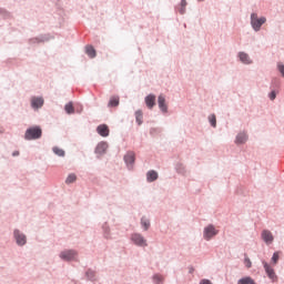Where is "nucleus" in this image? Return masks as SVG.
I'll list each match as a JSON object with an SVG mask.
<instances>
[{
	"label": "nucleus",
	"instance_id": "1",
	"mask_svg": "<svg viewBox=\"0 0 284 284\" xmlns=\"http://www.w3.org/2000/svg\"><path fill=\"white\" fill-rule=\"evenodd\" d=\"M58 257L64 263H79V252L77 248H63L59 252Z\"/></svg>",
	"mask_w": 284,
	"mask_h": 284
},
{
	"label": "nucleus",
	"instance_id": "2",
	"mask_svg": "<svg viewBox=\"0 0 284 284\" xmlns=\"http://www.w3.org/2000/svg\"><path fill=\"white\" fill-rule=\"evenodd\" d=\"M250 23L253 32H261V28L267 23V18L265 16L258 17V13L252 12Z\"/></svg>",
	"mask_w": 284,
	"mask_h": 284
},
{
	"label": "nucleus",
	"instance_id": "3",
	"mask_svg": "<svg viewBox=\"0 0 284 284\" xmlns=\"http://www.w3.org/2000/svg\"><path fill=\"white\" fill-rule=\"evenodd\" d=\"M43 134V131L41 130V126H30L26 130L24 133V140L26 141H37L38 139H41Z\"/></svg>",
	"mask_w": 284,
	"mask_h": 284
},
{
	"label": "nucleus",
	"instance_id": "4",
	"mask_svg": "<svg viewBox=\"0 0 284 284\" xmlns=\"http://www.w3.org/2000/svg\"><path fill=\"white\" fill-rule=\"evenodd\" d=\"M202 236L204 239V241H212L213 239H216V236H219V229H216L214 226V224H209L206 226H204L203 231H202Z\"/></svg>",
	"mask_w": 284,
	"mask_h": 284
},
{
	"label": "nucleus",
	"instance_id": "5",
	"mask_svg": "<svg viewBox=\"0 0 284 284\" xmlns=\"http://www.w3.org/2000/svg\"><path fill=\"white\" fill-rule=\"evenodd\" d=\"M13 241L16 242V245H18V247H24V245H28V235H26L23 231L14 229Z\"/></svg>",
	"mask_w": 284,
	"mask_h": 284
},
{
	"label": "nucleus",
	"instance_id": "6",
	"mask_svg": "<svg viewBox=\"0 0 284 284\" xmlns=\"http://www.w3.org/2000/svg\"><path fill=\"white\" fill-rule=\"evenodd\" d=\"M130 241L132 245H135L136 247H148V239L141 233H131Z\"/></svg>",
	"mask_w": 284,
	"mask_h": 284
},
{
	"label": "nucleus",
	"instance_id": "7",
	"mask_svg": "<svg viewBox=\"0 0 284 284\" xmlns=\"http://www.w3.org/2000/svg\"><path fill=\"white\" fill-rule=\"evenodd\" d=\"M262 265L271 283H276L278 281V275H276V271H274V267L270 265V263H267L266 261H262Z\"/></svg>",
	"mask_w": 284,
	"mask_h": 284
},
{
	"label": "nucleus",
	"instance_id": "8",
	"mask_svg": "<svg viewBox=\"0 0 284 284\" xmlns=\"http://www.w3.org/2000/svg\"><path fill=\"white\" fill-rule=\"evenodd\" d=\"M236 59L242 65H254V59H252V55L245 51H239Z\"/></svg>",
	"mask_w": 284,
	"mask_h": 284
},
{
	"label": "nucleus",
	"instance_id": "9",
	"mask_svg": "<svg viewBox=\"0 0 284 284\" xmlns=\"http://www.w3.org/2000/svg\"><path fill=\"white\" fill-rule=\"evenodd\" d=\"M250 141V134H247V131H240L234 139L235 145H245Z\"/></svg>",
	"mask_w": 284,
	"mask_h": 284
},
{
	"label": "nucleus",
	"instance_id": "10",
	"mask_svg": "<svg viewBox=\"0 0 284 284\" xmlns=\"http://www.w3.org/2000/svg\"><path fill=\"white\" fill-rule=\"evenodd\" d=\"M31 108L32 110H41L43 108V104L45 103V100H43V97H31L30 99Z\"/></svg>",
	"mask_w": 284,
	"mask_h": 284
},
{
	"label": "nucleus",
	"instance_id": "11",
	"mask_svg": "<svg viewBox=\"0 0 284 284\" xmlns=\"http://www.w3.org/2000/svg\"><path fill=\"white\" fill-rule=\"evenodd\" d=\"M261 239L265 243V245H272V243H274V233L265 229L261 233Z\"/></svg>",
	"mask_w": 284,
	"mask_h": 284
},
{
	"label": "nucleus",
	"instance_id": "12",
	"mask_svg": "<svg viewBox=\"0 0 284 284\" xmlns=\"http://www.w3.org/2000/svg\"><path fill=\"white\" fill-rule=\"evenodd\" d=\"M134 161H136V155L134 154V152H126V154L124 155V162L129 170H132V168H134Z\"/></svg>",
	"mask_w": 284,
	"mask_h": 284
},
{
	"label": "nucleus",
	"instance_id": "13",
	"mask_svg": "<svg viewBox=\"0 0 284 284\" xmlns=\"http://www.w3.org/2000/svg\"><path fill=\"white\" fill-rule=\"evenodd\" d=\"M144 103L149 110H153L154 105H156V95L150 93L144 98Z\"/></svg>",
	"mask_w": 284,
	"mask_h": 284
},
{
	"label": "nucleus",
	"instance_id": "14",
	"mask_svg": "<svg viewBox=\"0 0 284 284\" xmlns=\"http://www.w3.org/2000/svg\"><path fill=\"white\" fill-rule=\"evenodd\" d=\"M158 105L162 114H168V103L165 102V95L160 94L158 97Z\"/></svg>",
	"mask_w": 284,
	"mask_h": 284
},
{
	"label": "nucleus",
	"instance_id": "15",
	"mask_svg": "<svg viewBox=\"0 0 284 284\" xmlns=\"http://www.w3.org/2000/svg\"><path fill=\"white\" fill-rule=\"evenodd\" d=\"M108 148L109 145L105 141L98 143V145L95 146V154L102 156V154H105V152H108Z\"/></svg>",
	"mask_w": 284,
	"mask_h": 284
},
{
	"label": "nucleus",
	"instance_id": "16",
	"mask_svg": "<svg viewBox=\"0 0 284 284\" xmlns=\"http://www.w3.org/2000/svg\"><path fill=\"white\" fill-rule=\"evenodd\" d=\"M140 225H141L142 230H143V232H148V230H150V227L152 225V223L150 221V217L143 215L141 217V220H140Z\"/></svg>",
	"mask_w": 284,
	"mask_h": 284
},
{
	"label": "nucleus",
	"instance_id": "17",
	"mask_svg": "<svg viewBox=\"0 0 284 284\" xmlns=\"http://www.w3.org/2000/svg\"><path fill=\"white\" fill-rule=\"evenodd\" d=\"M97 132L98 134H100V136H110V129L108 128L106 124H100L98 128H97Z\"/></svg>",
	"mask_w": 284,
	"mask_h": 284
},
{
	"label": "nucleus",
	"instance_id": "18",
	"mask_svg": "<svg viewBox=\"0 0 284 284\" xmlns=\"http://www.w3.org/2000/svg\"><path fill=\"white\" fill-rule=\"evenodd\" d=\"M159 179V172L154 170H150L146 172V181L148 183H154Z\"/></svg>",
	"mask_w": 284,
	"mask_h": 284
},
{
	"label": "nucleus",
	"instance_id": "19",
	"mask_svg": "<svg viewBox=\"0 0 284 284\" xmlns=\"http://www.w3.org/2000/svg\"><path fill=\"white\" fill-rule=\"evenodd\" d=\"M151 281H152L153 284H163V283H165V276H163L160 273H154L151 276Z\"/></svg>",
	"mask_w": 284,
	"mask_h": 284
},
{
	"label": "nucleus",
	"instance_id": "20",
	"mask_svg": "<svg viewBox=\"0 0 284 284\" xmlns=\"http://www.w3.org/2000/svg\"><path fill=\"white\" fill-rule=\"evenodd\" d=\"M102 234H103L104 239H106V240L112 239V233H111V230H110V224H108V222L102 224Z\"/></svg>",
	"mask_w": 284,
	"mask_h": 284
},
{
	"label": "nucleus",
	"instance_id": "21",
	"mask_svg": "<svg viewBox=\"0 0 284 284\" xmlns=\"http://www.w3.org/2000/svg\"><path fill=\"white\" fill-rule=\"evenodd\" d=\"M84 276L87 281H91L92 283H94V281H97V271L89 268L85 271Z\"/></svg>",
	"mask_w": 284,
	"mask_h": 284
},
{
	"label": "nucleus",
	"instance_id": "22",
	"mask_svg": "<svg viewBox=\"0 0 284 284\" xmlns=\"http://www.w3.org/2000/svg\"><path fill=\"white\" fill-rule=\"evenodd\" d=\"M237 284H256V282L251 276H244L237 281Z\"/></svg>",
	"mask_w": 284,
	"mask_h": 284
},
{
	"label": "nucleus",
	"instance_id": "23",
	"mask_svg": "<svg viewBox=\"0 0 284 284\" xmlns=\"http://www.w3.org/2000/svg\"><path fill=\"white\" fill-rule=\"evenodd\" d=\"M85 52H87L88 57H90V59H94V57H97V50H94V47H92V45H87Z\"/></svg>",
	"mask_w": 284,
	"mask_h": 284
},
{
	"label": "nucleus",
	"instance_id": "24",
	"mask_svg": "<svg viewBox=\"0 0 284 284\" xmlns=\"http://www.w3.org/2000/svg\"><path fill=\"white\" fill-rule=\"evenodd\" d=\"M135 121H136L138 125L143 124V111L142 110L135 111Z\"/></svg>",
	"mask_w": 284,
	"mask_h": 284
},
{
	"label": "nucleus",
	"instance_id": "25",
	"mask_svg": "<svg viewBox=\"0 0 284 284\" xmlns=\"http://www.w3.org/2000/svg\"><path fill=\"white\" fill-rule=\"evenodd\" d=\"M52 152L53 154H55L57 156H65V151L59 146H53L52 148Z\"/></svg>",
	"mask_w": 284,
	"mask_h": 284
},
{
	"label": "nucleus",
	"instance_id": "26",
	"mask_svg": "<svg viewBox=\"0 0 284 284\" xmlns=\"http://www.w3.org/2000/svg\"><path fill=\"white\" fill-rule=\"evenodd\" d=\"M207 121L212 128H216V114L212 113L207 116Z\"/></svg>",
	"mask_w": 284,
	"mask_h": 284
},
{
	"label": "nucleus",
	"instance_id": "27",
	"mask_svg": "<svg viewBox=\"0 0 284 284\" xmlns=\"http://www.w3.org/2000/svg\"><path fill=\"white\" fill-rule=\"evenodd\" d=\"M77 181V174L74 173H70L67 179H65V183L67 185H70L72 183H74Z\"/></svg>",
	"mask_w": 284,
	"mask_h": 284
},
{
	"label": "nucleus",
	"instance_id": "28",
	"mask_svg": "<svg viewBox=\"0 0 284 284\" xmlns=\"http://www.w3.org/2000/svg\"><path fill=\"white\" fill-rule=\"evenodd\" d=\"M64 110L67 114H74V106L72 105V102L67 103Z\"/></svg>",
	"mask_w": 284,
	"mask_h": 284
},
{
	"label": "nucleus",
	"instance_id": "29",
	"mask_svg": "<svg viewBox=\"0 0 284 284\" xmlns=\"http://www.w3.org/2000/svg\"><path fill=\"white\" fill-rule=\"evenodd\" d=\"M175 171L178 172V174H185V165H183L182 163L175 164Z\"/></svg>",
	"mask_w": 284,
	"mask_h": 284
},
{
	"label": "nucleus",
	"instance_id": "30",
	"mask_svg": "<svg viewBox=\"0 0 284 284\" xmlns=\"http://www.w3.org/2000/svg\"><path fill=\"white\" fill-rule=\"evenodd\" d=\"M276 70L281 74V77L284 79V63L283 62L276 63Z\"/></svg>",
	"mask_w": 284,
	"mask_h": 284
},
{
	"label": "nucleus",
	"instance_id": "31",
	"mask_svg": "<svg viewBox=\"0 0 284 284\" xmlns=\"http://www.w3.org/2000/svg\"><path fill=\"white\" fill-rule=\"evenodd\" d=\"M119 105V97H112L109 101V106L116 108Z\"/></svg>",
	"mask_w": 284,
	"mask_h": 284
},
{
	"label": "nucleus",
	"instance_id": "32",
	"mask_svg": "<svg viewBox=\"0 0 284 284\" xmlns=\"http://www.w3.org/2000/svg\"><path fill=\"white\" fill-rule=\"evenodd\" d=\"M43 41H48L47 37L33 38L31 39V43H41Z\"/></svg>",
	"mask_w": 284,
	"mask_h": 284
},
{
	"label": "nucleus",
	"instance_id": "33",
	"mask_svg": "<svg viewBox=\"0 0 284 284\" xmlns=\"http://www.w3.org/2000/svg\"><path fill=\"white\" fill-rule=\"evenodd\" d=\"M278 258H281V256L278 255V252L273 253V256L271 258L273 265H276L278 263Z\"/></svg>",
	"mask_w": 284,
	"mask_h": 284
},
{
	"label": "nucleus",
	"instance_id": "34",
	"mask_svg": "<svg viewBox=\"0 0 284 284\" xmlns=\"http://www.w3.org/2000/svg\"><path fill=\"white\" fill-rule=\"evenodd\" d=\"M276 94H277L276 91H274V90L271 91V92L267 94L270 101H276Z\"/></svg>",
	"mask_w": 284,
	"mask_h": 284
},
{
	"label": "nucleus",
	"instance_id": "35",
	"mask_svg": "<svg viewBox=\"0 0 284 284\" xmlns=\"http://www.w3.org/2000/svg\"><path fill=\"white\" fill-rule=\"evenodd\" d=\"M244 265L247 267V270H250V267H252V260H250V257H245Z\"/></svg>",
	"mask_w": 284,
	"mask_h": 284
},
{
	"label": "nucleus",
	"instance_id": "36",
	"mask_svg": "<svg viewBox=\"0 0 284 284\" xmlns=\"http://www.w3.org/2000/svg\"><path fill=\"white\" fill-rule=\"evenodd\" d=\"M180 7L186 8L187 7V1L186 0H181Z\"/></svg>",
	"mask_w": 284,
	"mask_h": 284
},
{
	"label": "nucleus",
	"instance_id": "37",
	"mask_svg": "<svg viewBox=\"0 0 284 284\" xmlns=\"http://www.w3.org/2000/svg\"><path fill=\"white\" fill-rule=\"evenodd\" d=\"M179 12L180 14H185V7H180Z\"/></svg>",
	"mask_w": 284,
	"mask_h": 284
},
{
	"label": "nucleus",
	"instance_id": "38",
	"mask_svg": "<svg viewBox=\"0 0 284 284\" xmlns=\"http://www.w3.org/2000/svg\"><path fill=\"white\" fill-rule=\"evenodd\" d=\"M12 156H19V151H14V152L12 153Z\"/></svg>",
	"mask_w": 284,
	"mask_h": 284
},
{
	"label": "nucleus",
	"instance_id": "39",
	"mask_svg": "<svg viewBox=\"0 0 284 284\" xmlns=\"http://www.w3.org/2000/svg\"><path fill=\"white\" fill-rule=\"evenodd\" d=\"M154 132H156V129H151V130H150V133H151V134H154Z\"/></svg>",
	"mask_w": 284,
	"mask_h": 284
},
{
	"label": "nucleus",
	"instance_id": "40",
	"mask_svg": "<svg viewBox=\"0 0 284 284\" xmlns=\"http://www.w3.org/2000/svg\"><path fill=\"white\" fill-rule=\"evenodd\" d=\"M4 13H6V10L0 9V14H4Z\"/></svg>",
	"mask_w": 284,
	"mask_h": 284
},
{
	"label": "nucleus",
	"instance_id": "41",
	"mask_svg": "<svg viewBox=\"0 0 284 284\" xmlns=\"http://www.w3.org/2000/svg\"><path fill=\"white\" fill-rule=\"evenodd\" d=\"M197 1H200V2H201V1H205V0H197Z\"/></svg>",
	"mask_w": 284,
	"mask_h": 284
}]
</instances>
